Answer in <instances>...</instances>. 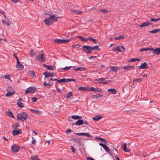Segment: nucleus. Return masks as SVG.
Instances as JSON below:
<instances>
[{"instance_id":"obj_35","label":"nucleus","mask_w":160,"mask_h":160,"mask_svg":"<svg viewBox=\"0 0 160 160\" xmlns=\"http://www.w3.org/2000/svg\"><path fill=\"white\" fill-rule=\"evenodd\" d=\"M30 75L33 78L36 77V75L35 72L33 71H30L29 73Z\"/></svg>"},{"instance_id":"obj_63","label":"nucleus","mask_w":160,"mask_h":160,"mask_svg":"<svg viewBox=\"0 0 160 160\" xmlns=\"http://www.w3.org/2000/svg\"><path fill=\"white\" fill-rule=\"evenodd\" d=\"M96 90H97V92H100L102 91V90L100 88H96Z\"/></svg>"},{"instance_id":"obj_49","label":"nucleus","mask_w":160,"mask_h":160,"mask_svg":"<svg viewBox=\"0 0 160 160\" xmlns=\"http://www.w3.org/2000/svg\"><path fill=\"white\" fill-rule=\"evenodd\" d=\"M19 127V124L18 123H16L12 126V127L15 129H16Z\"/></svg>"},{"instance_id":"obj_38","label":"nucleus","mask_w":160,"mask_h":160,"mask_svg":"<svg viewBox=\"0 0 160 160\" xmlns=\"http://www.w3.org/2000/svg\"><path fill=\"white\" fill-rule=\"evenodd\" d=\"M18 106L20 108H22L24 107V105L21 102H17Z\"/></svg>"},{"instance_id":"obj_45","label":"nucleus","mask_w":160,"mask_h":160,"mask_svg":"<svg viewBox=\"0 0 160 160\" xmlns=\"http://www.w3.org/2000/svg\"><path fill=\"white\" fill-rule=\"evenodd\" d=\"M143 78H138V79H134V80H133V81L134 82H141Z\"/></svg>"},{"instance_id":"obj_44","label":"nucleus","mask_w":160,"mask_h":160,"mask_svg":"<svg viewBox=\"0 0 160 160\" xmlns=\"http://www.w3.org/2000/svg\"><path fill=\"white\" fill-rule=\"evenodd\" d=\"M7 90L8 92H11V91L13 92V91H14L13 90V88L11 87H8L7 89Z\"/></svg>"},{"instance_id":"obj_13","label":"nucleus","mask_w":160,"mask_h":160,"mask_svg":"<svg viewBox=\"0 0 160 160\" xmlns=\"http://www.w3.org/2000/svg\"><path fill=\"white\" fill-rule=\"evenodd\" d=\"M138 67L141 69H148V68L147 67V64L146 62L142 63L141 65L139 66Z\"/></svg>"},{"instance_id":"obj_6","label":"nucleus","mask_w":160,"mask_h":160,"mask_svg":"<svg viewBox=\"0 0 160 160\" xmlns=\"http://www.w3.org/2000/svg\"><path fill=\"white\" fill-rule=\"evenodd\" d=\"M20 147L18 145L14 144L11 147V151L12 152H16L18 151Z\"/></svg>"},{"instance_id":"obj_27","label":"nucleus","mask_w":160,"mask_h":160,"mask_svg":"<svg viewBox=\"0 0 160 160\" xmlns=\"http://www.w3.org/2000/svg\"><path fill=\"white\" fill-rule=\"evenodd\" d=\"M98 93L96 95H92V98L94 99H98L100 97H102Z\"/></svg>"},{"instance_id":"obj_8","label":"nucleus","mask_w":160,"mask_h":160,"mask_svg":"<svg viewBox=\"0 0 160 160\" xmlns=\"http://www.w3.org/2000/svg\"><path fill=\"white\" fill-rule=\"evenodd\" d=\"M16 67L18 70H21L23 69L24 68L23 66L20 63L19 60L17 61V63Z\"/></svg>"},{"instance_id":"obj_56","label":"nucleus","mask_w":160,"mask_h":160,"mask_svg":"<svg viewBox=\"0 0 160 160\" xmlns=\"http://www.w3.org/2000/svg\"><path fill=\"white\" fill-rule=\"evenodd\" d=\"M31 56H33L35 55V53H34V51L32 50L31 51Z\"/></svg>"},{"instance_id":"obj_4","label":"nucleus","mask_w":160,"mask_h":160,"mask_svg":"<svg viewBox=\"0 0 160 160\" xmlns=\"http://www.w3.org/2000/svg\"><path fill=\"white\" fill-rule=\"evenodd\" d=\"M44 54L43 53H40L37 55L36 57V59L37 61H39L41 62H43L45 61V60L43 58Z\"/></svg>"},{"instance_id":"obj_25","label":"nucleus","mask_w":160,"mask_h":160,"mask_svg":"<svg viewBox=\"0 0 160 160\" xmlns=\"http://www.w3.org/2000/svg\"><path fill=\"white\" fill-rule=\"evenodd\" d=\"M86 68L82 67H80L78 68H76L74 69V71H84L86 70Z\"/></svg>"},{"instance_id":"obj_21","label":"nucleus","mask_w":160,"mask_h":160,"mask_svg":"<svg viewBox=\"0 0 160 160\" xmlns=\"http://www.w3.org/2000/svg\"><path fill=\"white\" fill-rule=\"evenodd\" d=\"M8 112L7 114V115L9 117L12 118H14V117L13 115L12 111L10 110H8Z\"/></svg>"},{"instance_id":"obj_2","label":"nucleus","mask_w":160,"mask_h":160,"mask_svg":"<svg viewBox=\"0 0 160 160\" xmlns=\"http://www.w3.org/2000/svg\"><path fill=\"white\" fill-rule=\"evenodd\" d=\"M27 117V114L24 112H22L18 114L17 118L18 120L23 121L26 120Z\"/></svg>"},{"instance_id":"obj_64","label":"nucleus","mask_w":160,"mask_h":160,"mask_svg":"<svg viewBox=\"0 0 160 160\" xmlns=\"http://www.w3.org/2000/svg\"><path fill=\"white\" fill-rule=\"evenodd\" d=\"M70 11L72 12H74L75 13L76 12V10L73 9V8H71L70 10Z\"/></svg>"},{"instance_id":"obj_29","label":"nucleus","mask_w":160,"mask_h":160,"mask_svg":"<svg viewBox=\"0 0 160 160\" xmlns=\"http://www.w3.org/2000/svg\"><path fill=\"white\" fill-rule=\"evenodd\" d=\"M134 67L132 66H125L123 67V68L127 70H129L131 69L132 68H134Z\"/></svg>"},{"instance_id":"obj_43","label":"nucleus","mask_w":160,"mask_h":160,"mask_svg":"<svg viewBox=\"0 0 160 160\" xmlns=\"http://www.w3.org/2000/svg\"><path fill=\"white\" fill-rule=\"evenodd\" d=\"M72 96V92H70L68 93L67 94V95L66 96V98H69L70 97Z\"/></svg>"},{"instance_id":"obj_42","label":"nucleus","mask_w":160,"mask_h":160,"mask_svg":"<svg viewBox=\"0 0 160 160\" xmlns=\"http://www.w3.org/2000/svg\"><path fill=\"white\" fill-rule=\"evenodd\" d=\"M58 82L59 83H61L62 82H66V79H65V78H63L60 80H58Z\"/></svg>"},{"instance_id":"obj_26","label":"nucleus","mask_w":160,"mask_h":160,"mask_svg":"<svg viewBox=\"0 0 160 160\" xmlns=\"http://www.w3.org/2000/svg\"><path fill=\"white\" fill-rule=\"evenodd\" d=\"M15 91H13L12 92H8V93L6 94L5 95L6 97H10L15 94Z\"/></svg>"},{"instance_id":"obj_7","label":"nucleus","mask_w":160,"mask_h":160,"mask_svg":"<svg viewBox=\"0 0 160 160\" xmlns=\"http://www.w3.org/2000/svg\"><path fill=\"white\" fill-rule=\"evenodd\" d=\"M125 50V48L122 46H116L115 48L114 49V51H118L119 52H123Z\"/></svg>"},{"instance_id":"obj_20","label":"nucleus","mask_w":160,"mask_h":160,"mask_svg":"<svg viewBox=\"0 0 160 160\" xmlns=\"http://www.w3.org/2000/svg\"><path fill=\"white\" fill-rule=\"evenodd\" d=\"M126 146H127V144L126 143H124L123 144V150L125 152H129L130 151V150L129 149L127 148Z\"/></svg>"},{"instance_id":"obj_10","label":"nucleus","mask_w":160,"mask_h":160,"mask_svg":"<svg viewBox=\"0 0 160 160\" xmlns=\"http://www.w3.org/2000/svg\"><path fill=\"white\" fill-rule=\"evenodd\" d=\"M22 133V131L20 129L18 130H13L12 131V133L13 135H16L19 134H21Z\"/></svg>"},{"instance_id":"obj_31","label":"nucleus","mask_w":160,"mask_h":160,"mask_svg":"<svg viewBox=\"0 0 160 160\" xmlns=\"http://www.w3.org/2000/svg\"><path fill=\"white\" fill-rule=\"evenodd\" d=\"M102 118V117L101 116H98V115L96 116L95 117H93L92 119L95 121H98L99 120Z\"/></svg>"},{"instance_id":"obj_18","label":"nucleus","mask_w":160,"mask_h":160,"mask_svg":"<svg viewBox=\"0 0 160 160\" xmlns=\"http://www.w3.org/2000/svg\"><path fill=\"white\" fill-rule=\"evenodd\" d=\"M153 50V48H142L140 49V51L141 52H142L143 51H147L148 50L152 51V50Z\"/></svg>"},{"instance_id":"obj_36","label":"nucleus","mask_w":160,"mask_h":160,"mask_svg":"<svg viewBox=\"0 0 160 160\" xmlns=\"http://www.w3.org/2000/svg\"><path fill=\"white\" fill-rule=\"evenodd\" d=\"M32 160H40L37 155H33L31 158Z\"/></svg>"},{"instance_id":"obj_15","label":"nucleus","mask_w":160,"mask_h":160,"mask_svg":"<svg viewBox=\"0 0 160 160\" xmlns=\"http://www.w3.org/2000/svg\"><path fill=\"white\" fill-rule=\"evenodd\" d=\"M30 111L32 113L36 114H37L39 115L42 113L41 111L39 110H36L33 109H30Z\"/></svg>"},{"instance_id":"obj_55","label":"nucleus","mask_w":160,"mask_h":160,"mask_svg":"<svg viewBox=\"0 0 160 160\" xmlns=\"http://www.w3.org/2000/svg\"><path fill=\"white\" fill-rule=\"evenodd\" d=\"M97 139L100 141L102 142L104 138H100V137H98L96 138Z\"/></svg>"},{"instance_id":"obj_50","label":"nucleus","mask_w":160,"mask_h":160,"mask_svg":"<svg viewBox=\"0 0 160 160\" xmlns=\"http://www.w3.org/2000/svg\"><path fill=\"white\" fill-rule=\"evenodd\" d=\"M66 81H67V82H71V81H73V82H74L75 81V79H72V78H69V79H66Z\"/></svg>"},{"instance_id":"obj_9","label":"nucleus","mask_w":160,"mask_h":160,"mask_svg":"<svg viewBox=\"0 0 160 160\" xmlns=\"http://www.w3.org/2000/svg\"><path fill=\"white\" fill-rule=\"evenodd\" d=\"M43 74L44 75L45 78L49 77H52L54 75V73L53 72H44Z\"/></svg>"},{"instance_id":"obj_34","label":"nucleus","mask_w":160,"mask_h":160,"mask_svg":"<svg viewBox=\"0 0 160 160\" xmlns=\"http://www.w3.org/2000/svg\"><path fill=\"white\" fill-rule=\"evenodd\" d=\"M62 39H58L54 40V42L57 44H60L62 43Z\"/></svg>"},{"instance_id":"obj_60","label":"nucleus","mask_w":160,"mask_h":160,"mask_svg":"<svg viewBox=\"0 0 160 160\" xmlns=\"http://www.w3.org/2000/svg\"><path fill=\"white\" fill-rule=\"evenodd\" d=\"M32 102H35L37 100V98H36L32 97Z\"/></svg>"},{"instance_id":"obj_37","label":"nucleus","mask_w":160,"mask_h":160,"mask_svg":"<svg viewBox=\"0 0 160 160\" xmlns=\"http://www.w3.org/2000/svg\"><path fill=\"white\" fill-rule=\"evenodd\" d=\"M110 69L112 71L116 72L118 70V68L116 67H111L110 68Z\"/></svg>"},{"instance_id":"obj_11","label":"nucleus","mask_w":160,"mask_h":160,"mask_svg":"<svg viewBox=\"0 0 160 160\" xmlns=\"http://www.w3.org/2000/svg\"><path fill=\"white\" fill-rule=\"evenodd\" d=\"M75 134L77 135H83L85 136L88 137H91L90 135V133L89 132H86V133H75Z\"/></svg>"},{"instance_id":"obj_58","label":"nucleus","mask_w":160,"mask_h":160,"mask_svg":"<svg viewBox=\"0 0 160 160\" xmlns=\"http://www.w3.org/2000/svg\"><path fill=\"white\" fill-rule=\"evenodd\" d=\"M137 59L136 58H131L129 61V62H135L136 61Z\"/></svg>"},{"instance_id":"obj_47","label":"nucleus","mask_w":160,"mask_h":160,"mask_svg":"<svg viewBox=\"0 0 160 160\" xmlns=\"http://www.w3.org/2000/svg\"><path fill=\"white\" fill-rule=\"evenodd\" d=\"M72 67H73L72 66H69V67H65L64 68H62V69L63 70H68L70 68H71Z\"/></svg>"},{"instance_id":"obj_52","label":"nucleus","mask_w":160,"mask_h":160,"mask_svg":"<svg viewBox=\"0 0 160 160\" xmlns=\"http://www.w3.org/2000/svg\"><path fill=\"white\" fill-rule=\"evenodd\" d=\"M43 85L44 86H45L47 87H48V86H50L51 85L49 84L48 83H46V82H43Z\"/></svg>"},{"instance_id":"obj_14","label":"nucleus","mask_w":160,"mask_h":160,"mask_svg":"<svg viewBox=\"0 0 160 160\" xmlns=\"http://www.w3.org/2000/svg\"><path fill=\"white\" fill-rule=\"evenodd\" d=\"M43 65L45 68L48 70H53L55 68V67L54 66L46 65L45 64H43Z\"/></svg>"},{"instance_id":"obj_5","label":"nucleus","mask_w":160,"mask_h":160,"mask_svg":"<svg viewBox=\"0 0 160 160\" xmlns=\"http://www.w3.org/2000/svg\"><path fill=\"white\" fill-rule=\"evenodd\" d=\"M36 90V89L33 87H30L27 88L25 91V93L26 94L28 93H33Z\"/></svg>"},{"instance_id":"obj_48","label":"nucleus","mask_w":160,"mask_h":160,"mask_svg":"<svg viewBox=\"0 0 160 160\" xmlns=\"http://www.w3.org/2000/svg\"><path fill=\"white\" fill-rule=\"evenodd\" d=\"M105 150L107 152L109 151V149L106 145H105L103 147Z\"/></svg>"},{"instance_id":"obj_24","label":"nucleus","mask_w":160,"mask_h":160,"mask_svg":"<svg viewBox=\"0 0 160 160\" xmlns=\"http://www.w3.org/2000/svg\"><path fill=\"white\" fill-rule=\"evenodd\" d=\"M108 92H110L112 94H115L116 93V91L114 89L110 88L108 90Z\"/></svg>"},{"instance_id":"obj_61","label":"nucleus","mask_w":160,"mask_h":160,"mask_svg":"<svg viewBox=\"0 0 160 160\" xmlns=\"http://www.w3.org/2000/svg\"><path fill=\"white\" fill-rule=\"evenodd\" d=\"M71 149L72 152H74L75 150L73 146L71 147Z\"/></svg>"},{"instance_id":"obj_19","label":"nucleus","mask_w":160,"mask_h":160,"mask_svg":"<svg viewBox=\"0 0 160 160\" xmlns=\"http://www.w3.org/2000/svg\"><path fill=\"white\" fill-rule=\"evenodd\" d=\"M76 38H80L83 42L87 41L88 39V38H84L83 37L80 36H77Z\"/></svg>"},{"instance_id":"obj_59","label":"nucleus","mask_w":160,"mask_h":160,"mask_svg":"<svg viewBox=\"0 0 160 160\" xmlns=\"http://www.w3.org/2000/svg\"><path fill=\"white\" fill-rule=\"evenodd\" d=\"M71 132V131L70 129H68L66 131V132L67 134L70 133Z\"/></svg>"},{"instance_id":"obj_30","label":"nucleus","mask_w":160,"mask_h":160,"mask_svg":"<svg viewBox=\"0 0 160 160\" xmlns=\"http://www.w3.org/2000/svg\"><path fill=\"white\" fill-rule=\"evenodd\" d=\"M159 31H160V28H158L153 29L152 31H150L149 32L151 33H154Z\"/></svg>"},{"instance_id":"obj_12","label":"nucleus","mask_w":160,"mask_h":160,"mask_svg":"<svg viewBox=\"0 0 160 160\" xmlns=\"http://www.w3.org/2000/svg\"><path fill=\"white\" fill-rule=\"evenodd\" d=\"M152 51H153L152 52L153 54H156L157 55H159L160 54V48L155 49L153 48V50H152Z\"/></svg>"},{"instance_id":"obj_28","label":"nucleus","mask_w":160,"mask_h":160,"mask_svg":"<svg viewBox=\"0 0 160 160\" xmlns=\"http://www.w3.org/2000/svg\"><path fill=\"white\" fill-rule=\"evenodd\" d=\"M71 118L75 120L82 118V117L81 116L77 115H72L71 116Z\"/></svg>"},{"instance_id":"obj_53","label":"nucleus","mask_w":160,"mask_h":160,"mask_svg":"<svg viewBox=\"0 0 160 160\" xmlns=\"http://www.w3.org/2000/svg\"><path fill=\"white\" fill-rule=\"evenodd\" d=\"M99 11L103 13H107L108 12V10L107 9H101L99 10Z\"/></svg>"},{"instance_id":"obj_40","label":"nucleus","mask_w":160,"mask_h":160,"mask_svg":"<svg viewBox=\"0 0 160 160\" xmlns=\"http://www.w3.org/2000/svg\"><path fill=\"white\" fill-rule=\"evenodd\" d=\"M88 91L97 92V90H96V88H94L93 87H92L89 88H88Z\"/></svg>"},{"instance_id":"obj_22","label":"nucleus","mask_w":160,"mask_h":160,"mask_svg":"<svg viewBox=\"0 0 160 160\" xmlns=\"http://www.w3.org/2000/svg\"><path fill=\"white\" fill-rule=\"evenodd\" d=\"M91 51H96L99 50L98 46H95L93 47L90 46Z\"/></svg>"},{"instance_id":"obj_57","label":"nucleus","mask_w":160,"mask_h":160,"mask_svg":"<svg viewBox=\"0 0 160 160\" xmlns=\"http://www.w3.org/2000/svg\"><path fill=\"white\" fill-rule=\"evenodd\" d=\"M79 47V45L78 44H77L76 45H73L72 47L73 48H78Z\"/></svg>"},{"instance_id":"obj_46","label":"nucleus","mask_w":160,"mask_h":160,"mask_svg":"<svg viewBox=\"0 0 160 160\" xmlns=\"http://www.w3.org/2000/svg\"><path fill=\"white\" fill-rule=\"evenodd\" d=\"M150 20L152 22H157L158 20H160V18L156 19L151 18H150Z\"/></svg>"},{"instance_id":"obj_54","label":"nucleus","mask_w":160,"mask_h":160,"mask_svg":"<svg viewBox=\"0 0 160 160\" xmlns=\"http://www.w3.org/2000/svg\"><path fill=\"white\" fill-rule=\"evenodd\" d=\"M82 12V11H81L76 10L75 13L76 14L79 15L81 14Z\"/></svg>"},{"instance_id":"obj_39","label":"nucleus","mask_w":160,"mask_h":160,"mask_svg":"<svg viewBox=\"0 0 160 160\" xmlns=\"http://www.w3.org/2000/svg\"><path fill=\"white\" fill-rule=\"evenodd\" d=\"M62 40V43H65L69 42L71 40V38H68L65 40Z\"/></svg>"},{"instance_id":"obj_41","label":"nucleus","mask_w":160,"mask_h":160,"mask_svg":"<svg viewBox=\"0 0 160 160\" xmlns=\"http://www.w3.org/2000/svg\"><path fill=\"white\" fill-rule=\"evenodd\" d=\"M124 37L123 36H119L118 37H115L114 39L116 40L123 39H124Z\"/></svg>"},{"instance_id":"obj_17","label":"nucleus","mask_w":160,"mask_h":160,"mask_svg":"<svg viewBox=\"0 0 160 160\" xmlns=\"http://www.w3.org/2000/svg\"><path fill=\"white\" fill-rule=\"evenodd\" d=\"M150 24V23L149 22H146L143 23L142 24L140 25L139 26L140 27L142 28L144 27H146L148 26Z\"/></svg>"},{"instance_id":"obj_62","label":"nucleus","mask_w":160,"mask_h":160,"mask_svg":"<svg viewBox=\"0 0 160 160\" xmlns=\"http://www.w3.org/2000/svg\"><path fill=\"white\" fill-rule=\"evenodd\" d=\"M87 160H94L95 159L91 157H88L87 158Z\"/></svg>"},{"instance_id":"obj_32","label":"nucleus","mask_w":160,"mask_h":160,"mask_svg":"<svg viewBox=\"0 0 160 160\" xmlns=\"http://www.w3.org/2000/svg\"><path fill=\"white\" fill-rule=\"evenodd\" d=\"M88 39H89L90 41L92 42L95 43H97L98 42L97 40L96 39H94L92 37H89L88 38Z\"/></svg>"},{"instance_id":"obj_1","label":"nucleus","mask_w":160,"mask_h":160,"mask_svg":"<svg viewBox=\"0 0 160 160\" xmlns=\"http://www.w3.org/2000/svg\"><path fill=\"white\" fill-rule=\"evenodd\" d=\"M50 18L48 19H44V22L47 25H51L54 22L57 21L58 17H55V15H50Z\"/></svg>"},{"instance_id":"obj_51","label":"nucleus","mask_w":160,"mask_h":160,"mask_svg":"<svg viewBox=\"0 0 160 160\" xmlns=\"http://www.w3.org/2000/svg\"><path fill=\"white\" fill-rule=\"evenodd\" d=\"M2 22L3 24H5L8 26H9L10 25L9 23L8 22H7V21L5 20H2Z\"/></svg>"},{"instance_id":"obj_23","label":"nucleus","mask_w":160,"mask_h":160,"mask_svg":"<svg viewBox=\"0 0 160 160\" xmlns=\"http://www.w3.org/2000/svg\"><path fill=\"white\" fill-rule=\"evenodd\" d=\"M105 79V78H101L98 79H96L95 80V81H97L98 83L102 84L103 83L102 82Z\"/></svg>"},{"instance_id":"obj_16","label":"nucleus","mask_w":160,"mask_h":160,"mask_svg":"<svg viewBox=\"0 0 160 160\" xmlns=\"http://www.w3.org/2000/svg\"><path fill=\"white\" fill-rule=\"evenodd\" d=\"M84 124V121L82 119H79L78 121H76V122L75 123V125H81Z\"/></svg>"},{"instance_id":"obj_3","label":"nucleus","mask_w":160,"mask_h":160,"mask_svg":"<svg viewBox=\"0 0 160 160\" xmlns=\"http://www.w3.org/2000/svg\"><path fill=\"white\" fill-rule=\"evenodd\" d=\"M82 48L83 52L86 53L91 54L92 52L91 50L90 46L84 45L82 47Z\"/></svg>"},{"instance_id":"obj_33","label":"nucleus","mask_w":160,"mask_h":160,"mask_svg":"<svg viewBox=\"0 0 160 160\" xmlns=\"http://www.w3.org/2000/svg\"><path fill=\"white\" fill-rule=\"evenodd\" d=\"M78 89L82 91H88V88L86 87H82L78 88Z\"/></svg>"}]
</instances>
